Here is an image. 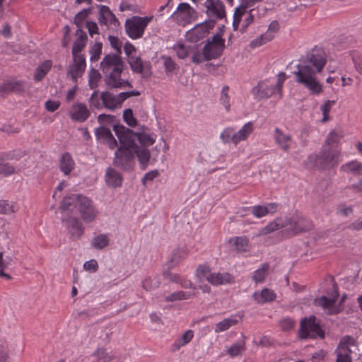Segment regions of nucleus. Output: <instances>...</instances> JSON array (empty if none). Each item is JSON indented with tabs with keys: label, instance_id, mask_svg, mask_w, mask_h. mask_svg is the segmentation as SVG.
I'll return each instance as SVG.
<instances>
[{
	"label": "nucleus",
	"instance_id": "nucleus-49",
	"mask_svg": "<svg viewBox=\"0 0 362 362\" xmlns=\"http://www.w3.org/2000/svg\"><path fill=\"white\" fill-rule=\"evenodd\" d=\"M235 129L233 127H226L221 133L220 139L225 144L232 142L235 144Z\"/></svg>",
	"mask_w": 362,
	"mask_h": 362
},
{
	"label": "nucleus",
	"instance_id": "nucleus-15",
	"mask_svg": "<svg viewBox=\"0 0 362 362\" xmlns=\"http://www.w3.org/2000/svg\"><path fill=\"white\" fill-rule=\"evenodd\" d=\"M286 220L288 223L286 230L293 233H298L305 231L311 227V224L308 220L298 215H294L290 218H286Z\"/></svg>",
	"mask_w": 362,
	"mask_h": 362
},
{
	"label": "nucleus",
	"instance_id": "nucleus-31",
	"mask_svg": "<svg viewBox=\"0 0 362 362\" xmlns=\"http://www.w3.org/2000/svg\"><path fill=\"white\" fill-rule=\"evenodd\" d=\"M229 243L234 247V249L238 252L249 251V240L245 236L231 238L229 240Z\"/></svg>",
	"mask_w": 362,
	"mask_h": 362
},
{
	"label": "nucleus",
	"instance_id": "nucleus-35",
	"mask_svg": "<svg viewBox=\"0 0 362 362\" xmlns=\"http://www.w3.org/2000/svg\"><path fill=\"white\" fill-rule=\"evenodd\" d=\"M90 244L96 250H103L109 245L110 237L107 234H98L93 238Z\"/></svg>",
	"mask_w": 362,
	"mask_h": 362
},
{
	"label": "nucleus",
	"instance_id": "nucleus-32",
	"mask_svg": "<svg viewBox=\"0 0 362 362\" xmlns=\"http://www.w3.org/2000/svg\"><path fill=\"white\" fill-rule=\"evenodd\" d=\"M253 131V124L252 122L245 123L241 129L235 132V145H237L242 141L246 140Z\"/></svg>",
	"mask_w": 362,
	"mask_h": 362
},
{
	"label": "nucleus",
	"instance_id": "nucleus-6",
	"mask_svg": "<svg viewBox=\"0 0 362 362\" xmlns=\"http://www.w3.org/2000/svg\"><path fill=\"white\" fill-rule=\"evenodd\" d=\"M315 158V165L321 168H328L336 166L341 160V153L337 148L324 146L319 156H310L309 159Z\"/></svg>",
	"mask_w": 362,
	"mask_h": 362
},
{
	"label": "nucleus",
	"instance_id": "nucleus-43",
	"mask_svg": "<svg viewBox=\"0 0 362 362\" xmlns=\"http://www.w3.org/2000/svg\"><path fill=\"white\" fill-rule=\"evenodd\" d=\"M245 350V342L240 339L234 343L228 350V354L231 357L238 356L242 354Z\"/></svg>",
	"mask_w": 362,
	"mask_h": 362
},
{
	"label": "nucleus",
	"instance_id": "nucleus-62",
	"mask_svg": "<svg viewBox=\"0 0 362 362\" xmlns=\"http://www.w3.org/2000/svg\"><path fill=\"white\" fill-rule=\"evenodd\" d=\"M100 78V74L98 71L92 69L89 73V86L91 89L97 86V83Z\"/></svg>",
	"mask_w": 362,
	"mask_h": 362
},
{
	"label": "nucleus",
	"instance_id": "nucleus-55",
	"mask_svg": "<svg viewBox=\"0 0 362 362\" xmlns=\"http://www.w3.org/2000/svg\"><path fill=\"white\" fill-rule=\"evenodd\" d=\"M271 40L269 37L267 36L265 33L262 34L261 35L257 37L254 40L250 42V46L252 49H255L260 46L265 45L266 43L270 42Z\"/></svg>",
	"mask_w": 362,
	"mask_h": 362
},
{
	"label": "nucleus",
	"instance_id": "nucleus-36",
	"mask_svg": "<svg viewBox=\"0 0 362 362\" xmlns=\"http://www.w3.org/2000/svg\"><path fill=\"white\" fill-rule=\"evenodd\" d=\"M128 61L131 69L134 73L142 74L145 76L149 74L148 71L145 70V65L143 64L140 57L132 56Z\"/></svg>",
	"mask_w": 362,
	"mask_h": 362
},
{
	"label": "nucleus",
	"instance_id": "nucleus-53",
	"mask_svg": "<svg viewBox=\"0 0 362 362\" xmlns=\"http://www.w3.org/2000/svg\"><path fill=\"white\" fill-rule=\"evenodd\" d=\"M17 207L14 204L6 201H0V214H10L15 213Z\"/></svg>",
	"mask_w": 362,
	"mask_h": 362
},
{
	"label": "nucleus",
	"instance_id": "nucleus-26",
	"mask_svg": "<svg viewBox=\"0 0 362 362\" xmlns=\"http://www.w3.org/2000/svg\"><path fill=\"white\" fill-rule=\"evenodd\" d=\"M252 298L257 303L264 304L273 301L276 298V294L272 290L266 288L254 292Z\"/></svg>",
	"mask_w": 362,
	"mask_h": 362
},
{
	"label": "nucleus",
	"instance_id": "nucleus-61",
	"mask_svg": "<svg viewBox=\"0 0 362 362\" xmlns=\"http://www.w3.org/2000/svg\"><path fill=\"white\" fill-rule=\"evenodd\" d=\"M123 118L129 126L134 127L136 125V120L134 118L132 110L131 109H127L124 111Z\"/></svg>",
	"mask_w": 362,
	"mask_h": 362
},
{
	"label": "nucleus",
	"instance_id": "nucleus-22",
	"mask_svg": "<svg viewBox=\"0 0 362 362\" xmlns=\"http://www.w3.org/2000/svg\"><path fill=\"white\" fill-rule=\"evenodd\" d=\"M95 135L98 139H102L110 148L113 149L117 146V143L112 134L110 130L107 127L100 126L95 131Z\"/></svg>",
	"mask_w": 362,
	"mask_h": 362
},
{
	"label": "nucleus",
	"instance_id": "nucleus-12",
	"mask_svg": "<svg viewBox=\"0 0 362 362\" xmlns=\"http://www.w3.org/2000/svg\"><path fill=\"white\" fill-rule=\"evenodd\" d=\"M78 210L81 218L86 223L93 222L98 214L92 200L84 196L79 199Z\"/></svg>",
	"mask_w": 362,
	"mask_h": 362
},
{
	"label": "nucleus",
	"instance_id": "nucleus-9",
	"mask_svg": "<svg viewBox=\"0 0 362 362\" xmlns=\"http://www.w3.org/2000/svg\"><path fill=\"white\" fill-rule=\"evenodd\" d=\"M173 49L178 58L184 59L190 57L193 63L194 60V56L199 54L202 49V44H193L187 39L183 42H179L175 44Z\"/></svg>",
	"mask_w": 362,
	"mask_h": 362
},
{
	"label": "nucleus",
	"instance_id": "nucleus-16",
	"mask_svg": "<svg viewBox=\"0 0 362 362\" xmlns=\"http://www.w3.org/2000/svg\"><path fill=\"white\" fill-rule=\"evenodd\" d=\"M204 5L209 17L216 19H222L225 17V6L221 0H206Z\"/></svg>",
	"mask_w": 362,
	"mask_h": 362
},
{
	"label": "nucleus",
	"instance_id": "nucleus-5",
	"mask_svg": "<svg viewBox=\"0 0 362 362\" xmlns=\"http://www.w3.org/2000/svg\"><path fill=\"white\" fill-rule=\"evenodd\" d=\"M225 47V41L219 34L213 36L211 40L202 47L199 54L194 56V63L200 64L204 61L218 58L223 52Z\"/></svg>",
	"mask_w": 362,
	"mask_h": 362
},
{
	"label": "nucleus",
	"instance_id": "nucleus-21",
	"mask_svg": "<svg viewBox=\"0 0 362 362\" xmlns=\"http://www.w3.org/2000/svg\"><path fill=\"white\" fill-rule=\"evenodd\" d=\"M76 39L74 42L71 51L72 57L85 56L81 52L86 46L88 37L81 28L76 30Z\"/></svg>",
	"mask_w": 362,
	"mask_h": 362
},
{
	"label": "nucleus",
	"instance_id": "nucleus-52",
	"mask_svg": "<svg viewBox=\"0 0 362 362\" xmlns=\"http://www.w3.org/2000/svg\"><path fill=\"white\" fill-rule=\"evenodd\" d=\"M98 122L100 124V126L106 127V125H117L116 117L110 115L101 114L98 117Z\"/></svg>",
	"mask_w": 362,
	"mask_h": 362
},
{
	"label": "nucleus",
	"instance_id": "nucleus-44",
	"mask_svg": "<svg viewBox=\"0 0 362 362\" xmlns=\"http://www.w3.org/2000/svg\"><path fill=\"white\" fill-rule=\"evenodd\" d=\"M344 136V134L340 129H334L331 131L325 140V145L330 146L332 144H337Z\"/></svg>",
	"mask_w": 362,
	"mask_h": 362
},
{
	"label": "nucleus",
	"instance_id": "nucleus-24",
	"mask_svg": "<svg viewBox=\"0 0 362 362\" xmlns=\"http://www.w3.org/2000/svg\"><path fill=\"white\" fill-rule=\"evenodd\" d=\"M338 293L334 291L330 298L322 296L315 300V303L321 306L325 313L327 314H333L337 313V310L334 307L336 298L338 297Z\"/></svg>",
	"mask_w": 362,
	"mask_h": 362
},
{
	"label": "nucleus",
	"instance_id": "nucleus-59",
	"mask_svg": "<svg viewBox=\"0 0 362 362\" xmlns=\"http://www.w3.org/2000/svg\"><path fill=\"white\" fill-rule=\"evenodd\" d=\"M279 29V24L276 21H273L270 23L268 26L267 31L264 33L271 40H272L275 35L277 33Z\"/></svg>",
	"mask_w": 362,
	"mask_h": 362
},
{
	"label": "nucleus",
	"instance_id": "nucleus-17",
	"mask_svg": "<svg viewBox=\"0 0 362 362\" xmlns=\"http://www.w3.org/2000/svg\"><path fill=\"white\" fill-rule=\"evenodd\" d=\"M62 222L65 225L71 238L78 239L81 237L84 232V228L81 222L77 218L68 217L62 218Z\"/></svg>",
	"mask_w": 362,
	"mask_h": 362
},
{
	"label": "nucleus",
	"instance_id": "nucleus-1",
	"mask_svg": "<svg viewBox=\"0 0 362 362\" xmlns=\"http://www.w3.org/2000/svg\"><path fill=\"white\" fill-rule=\"evenodd\" d=\"M327 59L325 51L315 47L302 57L293 71L295 81L306 88L312 95H319L323 90L317 74L321 73Z\"/></svg>",
	"mask_w": 362,
	"mask_h": 362
},
{
	"label": "nucleus",
	"instance_id": "nucleus-27",
	"mask_svg": "<svg viewBox=\"0 0 362 362\" xmlns=\"http://www.w3.org/2000/svg\"><path fill=\"white\" fill-rule=\"evenodd\" d=\"M339 170L346 174L362 175V162L352 160L341 165Z\"/></svg>",
	"mask_w": 362,
	"mask_h": 362
},
{
	"label": "nucleus",
	"instance_id": "nucleus-47",
	"mask_svg": "<svg viewBox=\"0 0 362 362\" xmlns=\"http://www.w3.org/2000/svg\"><path fill=\"white\" fill-rule=\"evenodd\" d=\"M160 58L163 61L166 74L171 76L174 71L177 69V65L170 57L162 56Z\"/></svg>",
	"mask_w": 362,
	"mask_h": 362
},
{
	"label": "nucleus",
	"instance_id": "nucleus-10",
	"mask_svg": "<svg viewBox=\"0 0 362 362\" xmlns=\"http://www.w3.org/2000/svg\"><path fill=\"white\" fill-rule=\"evenodd\" d=\"M323 336L324 332L316 322L315 316L312 315L301 320L300 329V337L301 338H316L317 337H323Z\"/></svg>",
	"mask_w": 362,
	"mask_h": 362
},
{
	"label": "nucleus",
	"instance_id": "nucleus-42",
	"mask_svg": "<svg viewBox=\"0 0 362 362\" xmlns=\"http://www.w3.org/2000/svg\"><path fill=\"white\" fill-rule=\"evenodd\" d=\"M269 264H263L259 268L254 272L252 275V280L256 283L262 282L269 274Z\"/></svg>",
	"mask_w": 362,
	"mask_h": 362
},
{
	"label": "nucleus",
	"instance_id": "nucleus-51",
	"mask_svg": "<svg viewBox=\"0 0 362 362\" xmlns=\"http://www.w3.org/2000/svg\"><path fill=\"white\" fill-rule=\"evenodd\" d=\"M354 346L355 339L352 337L346 335L340 339L337 347H341L342 349H345L346 351L351 353V348Z\"/></svg>",
	"mask_w": 362,
	"mask_h": 362
},
{
	"label": "nucleus",
	"instance_id": "nucleus-63",
	"mask_svg": "<svg viewBox=\"0 0 362 362\" xmlns=\"http://www.w3.org/2000/svg\"><path fill=\"white\" fill-rule=\"evenodd\" d=\"M337 213L343 216H349L353 213V206L351 205H346L344 204H339L337 206Z\"/></svg>",
	"mask_w": 362,
	"mask_h": 362
},
{
	"label": "nucleus",
	"instance_id": "nucleus-14",
	"mask_svg": "<svg viewBox=\"0 0 362 362\" xmlns=\"http://www.w3.org/2000/svg\"><path fill=\"white\" fill-rule=\"evenodd\" d=\"M247 7L241 6L235 8V11L233 14V27L234 30H238L243 17H245V18L241 25L242 32H244L245 29L247 28V26L253 22L254 16L252 14V10H251L250 12H247Z\"/></svg>",
	"mask_w": 362,
	"mask_h": 362
},
{
	"label": "nucleus",
	"instance_id": "nucleus-25",
	"mask_svg": "<svg viewBox=\"0 0 362 362\" xmlns=\"http://www.w3.org/2000/svg\"><path fill=\"white\" fill-rule=\"evenodd\" d=\"M276 211L277 204L275 203H269L266 205H255L251 208L252 214L257 218H260L269 214H273Z\"/></svg>",
	"mask_w": 362,
	"mask_h": 362
},
{
	"label": "nucleus",
	"instance_id": "nucleus-23",
	"mask_svg": "<svg viewBox=\"0 0 362 362\" xmlns=\"http://www.w3.org/2000/svg\"><path fill=\"white\" fill-rule=\"evenodd\" d=\"M286 227H288V223L286 218H284L282 217H278L261 228L259 231L258 235H266L281 228H284L286 229Z\"/></svg>",
	"mask_w": 362,
	"mask_h": 362
},
{
	"label": "nucleus",
	"instance_id": "nucleus-57",
	"mask_svg": "<svg viewBox=\"0 0 362 362\" xmlns=\"http://www.w3.org/2000/svg\"><path fill=\"white\" fill-rule=\"evenodd\" d=\"M334 103L335 102L334 100H327L324 104H322L320 106V110L323 115V117L322 119V121L323 122L329 120V113Z\"/></svg>",
	"mask_w": 362,
	"mask_h": 362
},
{
	"label": "nucleus",
	"instance_id": "nucleus-58",
	"mask_svg": "<svg viewBox=\"0 0 362 362\" xmlns=\"http://www.w3.org/2000/svg\"><path fill=\"white\" fill-rule=\"evenodd\" d=\"M102 52V43L95 42L90 49L91 61H97Z\"/></svg>",
	"mask_w": 362,
	"mask_h": 362
},
{
	"label": "nucleus",
	"instance_id": "nucleus-54",
	"mask_svg": "<svg viewBox=\"0 0 362 362\" xmlns=\"http://www.w3.org/2000/svg\"><path fill=\"white\" fill-rule=\"evenodd\" d=\"M337 362H351L352 358L350 352L342 349L341 347H337L336 350Z\"/></svg>",
	"mask_w": 362,
	"mask_h": 362
},
{
	"label": "nucleus",
	"instance_id": "nucleus-33",
	"mask_svg": "<svg viewBox=\"0 0 362 362\" xmlns=\"http://www.w3.org/2000/svg\"><path fill=\"white\" fill-rule=\"evenodd\" d=\"M74 166L75 163L71 155L68 153H64L60 159L61 171L65 175H68L74 168Z\"/></svg>",
	"mask_w": 362,
	"mask_h": 362
},
{
	"label": "nucleus",
	"instance_id": "nucleus-34",
	"mask_svg": "<svg viewBox=\"0 0 362 362\" xmlns=\"http://www.w3.org/2000/svg\"><path fill=\"white\" fill-rule=\"evenodd\" d=\"M52 66V62L51 60H46L38 65L34 74V80L35 81H40L49 71Z\"/></svg>",
	"mask_w": 362,
	"mask_h": 362
},
{
	"label": "nucleus",
	"instance_id": "nucleus-41",
	"mask_svg": "<svg viewBox=\"0 0 362 362\" xmlns=\"http://www.w3.org/2000/svg\"><path fill=\"white\" fill-rule=\"evenodd\" d=\"M238 323V320L233 317L225 318L221 322H218L215 327V332H222L228 330L232 326L235 325Z\"/></svg>",
	"mask_w": 362,
	"mask_h": 362
},
{
	"label": "nucleus",
	"instance_id": "nucleus-39",
	"mask_svg": "<svg viewBox=\"0 0 362 362\" xmlns=\"http://www.w3.org/2000/svg\"><path fill=\"white\" fill-rule=\"evenodd\" d=\"M100 8V16L99 22L100 24L106 25L107 23H112L115 20V15L111 12L110 8L103 5L99 6Z\"/></svg>",
	"mask_w": 362,
	"mask_h": 362
},
{
	"label": "nucleus",
	"instance_id": "nucleus-56",
	"mask_svg": "<svg viewBox=\"0 0 362 362\" xmlns=\"http://www.w3.org/2000/svg\"><path fill=\"white\" fill-rule=\"evenodd\" d=\"M136 138L144 147L152 145L156 141V136L153 134H141L136 135Z\"/></svg>",
	"mask_w": 362,
	"mask_h": 362
},
{
	"label": "nucleus",
	"instance_id": "nucleus-64",
	"mask_svg": "<svg viewBox=\"0 0 362 362\" xmlns=\"http://www.w3.org/2000/svg\"><path fill=\"white\" fill-rule=\"evenodd\" d=\"M351 57L356 69L358 71H361L362 70V54L357 52L353 51L351 53Z\"/></svg>",
	"mask_w": 362,
	"mask_h": 362
},
{
	"label": "nucleus",
	"instance_id": "nucleus-50",
	"mask_svg": "<svg viewBox=\"0 0 362 362\" xmlns=\"http://www.w3.org/2000/svg\"><path fill=\"white\" fill-rule=\"evenodd\" d=\"M192 296L190 292H185L182 291L174 292L169 296H166L165 300L167 302H174L177 300H182L189 299Z\"/></svg>",
	"mask_w": 362,
	"mask_h": 362
},
{
	"label": "nucleus",
	"instance_id": "nucleus-19",
	"mask_svg": "<svg viewBox=\"0 0 362 362\" xmlns=\"http://www.w3.org/2000/svg\"><path fill=\"white\" fill-rule=\"evenodd\" d=\"M69 115L74 122H83L90 116V111L83 103L74 104L69 110Z\"/></svg>",
	"mask_w": 362,
	"mask_h": 362
},
{
	"label": "nucleus",
	"instance_id": "nucleus-46",
	"mask_svg": "<svg viewBox=\"0 0 362 362\" xmlns=\"http://www.w3.org/2000/svg\"><path fill=\"white\" fill-rule=\"evenodd\" d=\"M220 103L224 107L227 112L230 110V98L229 95V87L223 86L219 98Z\"/></svg>",
	"mask_w": 362,
	"mask_h": 362
},
{
	"label": "nucleus",
	"instance_id": "nucleus-40",
	"mask_svg": "<svg viewBox=\"0 0 362 362\" xmlns=\"http://www.w3.org/2000/svg\"><path fill=\"white\" fill-rule=\"evenodd\" d=\"M194 332L189 329L186 331L179 339H177L173 345V351L179 350L182 346L187 344L193 338Z\"/></svg>",
	"mask_w": 362,
	"mask_h": 362
},
{
	"label": "nucleus",
	"instance_id": "nucleus-38",
	"mask_svg": "<svg viewBox=\"0 0 362 362\" xmlns=\"http://www.w3.org/2000/svg\"><path fill=\"white\" fill-rule=\"evenodd\" d=\"M212 272L210 268L206 265H199L195 273V276L198 282L202 283L204 281L210 284Z\"/></svg>",
	"mask_w": 362,
	"mask_h": 362
},
{
	"label": "nucleus",
	"instance_id": "nucleus-29",
	"mask_svg": "<svg viewBox=\"0 0 362 362\" xmlns=\"http://www.w3.org/2000/svg\"><path fill=\"white\" fill-rule=\"evenodd\" d=\"M79 194H71L64 197L62 202L60 209L62 211H72L74 209L78 208L79 199L82 197Z\"/></svg>",
	"mask_w": 362,
	"mask_h": 362
},
{
	"label": "nucleus",
	"instance_id": "nucleus-8",
	"mask_svg": "<svg viewBox=\"0 0 362 362\" xmlns=\"http://www.w3.org/2000/svg\"><path fill=\"white\" fill-rule=\"evenodd\" d=\"M171 18L179 25H185L195 21L196 11L187 3H181L171 15Z\"/></svg>",
	"mask_w": 362,
	"mask_h": 362
},
{
	"label": "nucleus",
	"instance_id": "nucleus-4",
	"mask_svg": "<svg viewBox=\"0 0 362 362\" xmlns=\"http://www.w3.org/2000/svg\"><path fill=\"white\" fill-rule=\"evenodd\" d=\"M286 79L284 72H280L277 75V81L275 84L267 81H261L252 90V94L259 100L267 99L272 95H277L279 98H282L283 83Z\"/></svg>",
	"mask_w": 362,
	"mask_h": 362
},
{
	"label": "nucleus",
	"instance_id": "nucleus-30",
	"mask_svg": "<svg viewBox=\"0 0 362 362\" xmlns=\"http://www.w3.org/2000/svg\"><path fill=\"white\" fill-rule=\"evenodd\" d=\"M210 284L213 286H218L231 284L234 281L233 276L228 272H212Z\"/></svg>",
	"mask_w": 362,
	"mask_h": 362
},
{
	"label": "nucleus",
	"instance_id": "nucleus-45",
	"mask_svg": "<svg viewBox=\"0 0 362 362\" xmlns=\"http://www.w3.org/2000/svg\"><path fill=\"white\" fill-rule=\"evenodd\" d=\"M187 256V252L183 249H175L173 251L169 260L168 262L170 263L171 267H173L175 264H177Z\"/></svg>",
	"mask_w": 362,
	"mask_h": 362
},
{
	"label": "nucleus",
	"instance_id": "nucleus-13",
	"mask_svg": "<svg viewBox=\"0 0 362 362\" xmlns=\"http://www.w3.org/2000/svg\"><path fill=\"white\" fill-rule=\"evenodd\" d=\"M132 95L129 92H122L115 95L110 92H103L100 98L103 106L109 110H115L121 107L122 103Z\"/></svg>",
	"mask_w": 362,
	"mask_h": 362
},
{
	"label": "nucleus",
	"instance_id": "nucleus-2",
	"mask_svg": "<svg viewBox=\"0 0 362 362\" xmlns=\"http://www.w3.org/2000/svg\"><path fill=\"white\" fill-rule=\"evenodd\" d=\"M100 69L105 74V82L108 86L122 88L129 86L127 81L121 78L123 62L118 55H106L100 62Z\"/></svg>",
	"mask_w": 362,
	"mask_h": 362
},
{
	"label": "nucleus",
	"instance_id": "nucleus-11",
	"mask_svg": "<svg viewBox=\"0 0 362 362\" xmlns=\"http://www.w3.org/2000/svg\"><path fill=\"white\" fill-rule=\"evenodd\" d=\"M214 24L213 21H206L199 23L187 32L185 37L193 44H199V42L207 36Z\"/></svg>",
	"mask_w": 362,
	"mask_h": 362
},
{
	"label": "nucleus",
	"instance_id": "nucleus-7",
	"mask_svg": "<svg viewBox=\"0 0 362 362\" xmlns=\"http://www.w3.org/2000/svg\"><path fill=\"white\" fill-rule=\"evenodd\" d=\"M151 20L152 17L148 16H133L127 19L124 25L127 35L133 40L141 38Z\"/></svg>",
	"mask_w": 362,
	"mask_h": 362
},
{
	"label": "nucleus",
	"instance_id": "nucleus-60",
	"mask_svg": "<svg viewBox=\"0 0 362 362\" xmlns=\"http://www.w3.org/2000/svg\"><path fill=\"white\" fill-rule=\"evenodd\" d=\"M90 8H84L80 12H78L74 17V23L77 25L78 28L81 26L83 24L84 20L86 18V17L90 13Z\"/></svg>",
	"mask_w": 362,
	"mask_h": 362
},
{
	"label": "nucleus",
	"instance_id": "nucleus-37",
	"mask_svg": "<svg viewBox=\"0 0 362 362\" xmlns=\"http://www.w3.org/2000/svg\"><path fill=\"white\" fill-rule=\"evenodd\" d=\"M136 153V156L139 158L141 168L145 169L147 167L148 163L150 159V152L144 146H136L135 149L133 151V153Z\"/></svg>",
	"mask_w": 362,
	"mask_h": 362
},
{
	"label": "nucleus",
	"instance_id": "nucleus-18",
	"mask_svg": "<svg viewBox=\"0 0 362 362\" xmlns=\"http://www.w3.org/2000/svg\"><path fill=\"white\" fill-rule=\"evenodd\" d=\"M86 67V62L85 56L73 57V62L69 66L68 75L76 82L77 79L82 76L85 71Z\"/></svg>",
	"mask_w": 362,
	"mask_h": 362
},
{
	"label": "nucleus",
	"instance_id": "nucleus-20",
	"mask_svg": "<svg viewBox=\"0 0 362 362\" xmlns=\"http://www.w3.org/2000/svg\"><path fill=\"white\" fill-rule=\"evenodd\" d=\"M274 139L276 145L284 151H288L293 142L292 136L289 134L285 133L279 128H275L274 133Z\"/></svg>",
	"mask_w": 362,
	"mask_h": 362
},
{
	"label": "nucleus",
	"instance_id": "nucleus-48",
	"mask_svg": "<svg viewBox=\"0 0 362 362\" xmlns=\"http://www.w3.org/2000/svg\"><path fill=\"white\" fill-rule=\"evenodd\" d=\"M160 284L158 276L146 277L142 281V287L146 291H151L157 288Z\"/></svg>",
	"mask_w": 362,
	"mask_h": 362
},
{
	"label": "nucleus",
	"instance_id": "nucleus-3",
	"mask_svg": "<svg viewBox=\"0 0 362 362\" xmlns=\"http://www.w3.org/2000/svg\"><path fill=\"white\" fill-rule=\"evenodd\" d=\"M114 131L120 143L119 147L115 153L116 158L124 156L126 160L131 159L133 157V151L136 146L135 144L136 134L122 125H115Z\"/></svg>",
	"mask_w": 362,
	"mask_h": 362
},
{
	"label": "nucleus",
	"instance_id": "nucleus-28",
	"mask_svg": "<svg viewBox=\"0 0 362 362\" xmlns=\"http://www.w3.org/2000/svg\"><path fill=\"white\" fill-rule=\"evenodd\" d=\"M106 184L112 187H117L121 186L122 183V177L121 175L112 168H108L105 175Z\"/></svg>",
	"mask_w": 362,
	"mask_h": 362
}]
</instances>
